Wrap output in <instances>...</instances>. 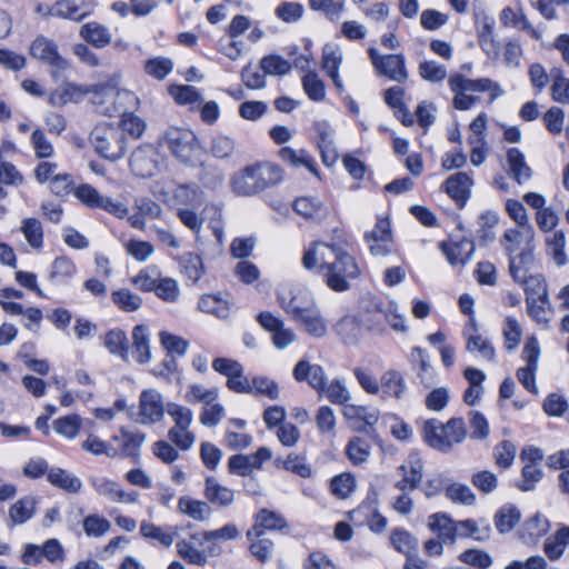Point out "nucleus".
Returning <instances> with one entry per match:
<instances>
[{"instance_id": "27", "label": "nucleus", "mask_w": 569, "mask_h": 569, "mask_svg": "<svg viewBox=\"0 0 569 569\" xmlns=\"http://www.w3.org/2000/svg\"><path fill=\"white\" fill-rule=\"evenodd\" d=\"M90 89L81 87L74 83H66L54 90L49 97V103L54 107H62L67 103L80 102L88 93Z\"/></svg>"}, {"instance_id": "1", "label": "nucleus", "mask_w": 569, "mask_h": 569, "mask_svg": "<svg viewBox=\"0 0 569 569\" xmlns=\"http://www.w3.org/2000/svg\"><path fill=\"white\" fill-rule=\"evenodd\" d=\"M302 263L308 270L316 267L326 270V283L337 292L347 291L350 288L349 279H356L360 274V269L353 257L339 246L321 241L315 242L305 252Z\"/></svg>"}, {"instance_id": "22", "label": "nucleus", "mask_w": 569, "mask_h": 569, "mask_svg": "<svg viewBox=\"0 0 569 569\" xmlns=\"http://www.w3.org/2000/svg\"><path fill=\"white\" fill-rule=\"evenodd\" d=\"M473 184L471 174L458 172L450 176L443 183V189L457 204L462 208L470 197V188Z\"/></svg>"}, {"instance_id": "49", "label": "nucleus", "mask_w": 569, "mask_h": 569, "mask_svg": "<svg viewBox=\"0 0 569 569\" xmlns=\"http://www.w3.org/2000/svg\"><path fill=\"white\" fill-rule=\"evenodd\" d=\"M20 231L28 244L40 251L43 247V228L37 218H24L20 223Z\"/></svg>"}, {"instance_id": "33", "label": "nucleus", "mask_w": 569, "mask_h": 569, "mask_svg": "<svg viewBox=\"0 0 569 569\" xmlns=\"http://www.w3.org/2000/svg\"><path fill=\"white\" fill-rule=\"evenodd\" d=\"M204 496L209 502L220 507H227L234 500L233 491L222 486L214 477L206 479Z\"/></svg>"}, {"instance_id": "31", "label": "nucleus", "mask_w": 569, "mask_h": 569, "mask_svg": "<svg viewBox=\"0 0 569 569\" xmlns=\"http://www.w3.org/2000/svg\"><path fill=\"white\" fill-rule=\"evenodd\" d=\"M500 21L506 27L526 30L535 39L540 38L539 31L529 22L521 7L518 9L505 8L500 13Z\"/></svg>"}, {"instance_id": "54", "label": "nucleus", "mask_w": 569, "mask_h": 569, "mask_svg": "<svg viewBox=\"0 0 569 569\" xmlns=\"http://www.w3.org/2000/svg\"><path fill=\"white\" fill-rule=\"evenodd\" d=\"M36 498L26 496L16 501L9 510V516L16 525H22L32 518L36 511Z\"/></svg>"}, {"instance_id": "23", "label": "nucleus", "mask_w": 569, "mask_h": 569, "mask_svg": "<svg viewBox=\"0 0 569 569\" xmlns=\"http://www.w3.org/2000/svg\"><path fill=\"white\" fill-rule=\"evenodd\" d=\"M293 377L297 381H308L318 392L325 390L327 377L321 366L311 365L307 360H300L293 369Z\"/></svg>"}, {"instance_id": "57", "label": "nucleus", "mask_w": 569, "mask_h": 569, "mask_svg": "<svg viewBox=\"0 0 569 569\" xmlns=\"http://www.w3.org/2000/svg\"><path fill=\"white\" fill-rule=\"evenodd\" d=\"M173 67V61L170 58L154 57L144 62L143 70L149 77L161 81L172 72Z\"/></svg>"}, {"instance_id": "62", "label": "nucleus", "mask_w": 569, "mask_h": 569, "mask_svg": "<svg viewBox=\"0 0 569 569\" xmlns=\"http://www.w3.org/2000/svg\"><path fill=\"white\" fill-rule=\"evenodd\" d=\"M302 87L309 99L322 101L326 98V86L317 72L309 71L302 77Z\"/></svg>"}, {"instance_id": "9", "label": "nucleus", "mask_w": 569, "mask_h": 569, "mask_svg": "<svg viewBox=\"0 0 569 569\" xmlns=\"http://www.w3.org/2000/svg\"><path fill=\"white\" fill-rule=\"evenodd\" d=\"M540 356L539 342L535 337L527 339L521 357L526 361V366L517 370L518 381L531 393L538 395L539 390L536 385V372Z\"/></svg>"}, {"instance_id": "17", "label": "nucleus", "mask_w": 569, "mask_h": 569, "mask_svg": "<svg viewBox=\"0 0 569 569\" xmlns=\"http://www.w3.org/2000/svg\"><path fill=\"white\" fill-rule=\"evenodd\" d=\"M30 54L34 59L57 69H64L67 66L66 60L58 52L57 43L43 36H39L32 41Z\"/></svg>"}, {"instance_id": "64", "label": "nucleus", "mask_w": 569, "mask_h": 569, "mask_svg": "<svg viewBox=\"0 0 569 569\" xmlns=\"http://www.w3.org/2000/svg\"><path fill=\"white\" fill-rule=\"evenodd\" d=\"M168 439L182 451L190 450L196 443V435L190 427H171L168 430Z\"/></svg>"}, {"instance_id": "11", "label": "nucleus", "mask_w": 569, "mask_h": 569, "mask_svg": "<svg viewBox=\"0 0 569 569\" xmlns=\"http://www.w3.org/2000/svg\"><path fill=\"white\" fill-rule=\"evenodd\" d=\"M278 300L284 311L290 315L295 321L317 306L312 295L301 289L293 291L282 288L278 292Z\"/></svg>"}, {"instance_id": "20", "label": "nucleus", "mask_w": 569, "mask_h": 569, "mask_svg": "<svg viewBox=\"0 0 569 569\" xmlns=\"http://www.w3.org/2000/svg\"><path fill=\"white\" fill-rule=\"evenodd\" d=\"M380 392L383 399L401 401L408 392V385L402 373L395 369L385 371L380 377Z\"/></svg>"}, {"instance_id": "19", "label": "nucleus", "mask_w": 569, "mask_h": 569, "mask_svg": "<svg viewBox=\"0 0 569 569\" xmlns=\"http://www.w3.org/2000/svg\"><path fill=\"white\" fill-rule=\"evenodd\" d=\"M439 248L451 266L461 267L466 266L472 259L476 251L475 242L467 238L460 241H442Z\"/></svg>"}, {"instance_id": "61", "label": "nucleus", "mask_w": 569, "mask_h": 569, "mask_svg": "<svg viewBox=\"0 0 569 569\" xmlns=\"http://www.w3.org/2000/svg\"><path fill=\"white\" fill-rule=\"evenodd\" d=\"M342 59L341 49L336 44L327 43L322 50L321 68L327 76L338 73Z\"/></svg>"}, {"instance_id": "30", "label": "nucleus", "mask_w": 569, "mask_h": 569, "mask_svg": "<svg viewBox=\"0 0 569 569\" xmlns=\"http://www.w3.org/2000/svg\"><path fill=\"white\" fill-rule=\"evenodd\" d=\"M133 358L139 363H148L151 360L150 333L144 325H138L132 330Z\"/></svg>"}, {"instance_id": "3", "label": "nucleus", "mask_w": 569, "mask_h": 569, "mask_svg": "<svg viewBox=\"0 0 569 569\" xmlns=\"http://www.w3.org/2000/svg\"><path fill=\"white\" fill-rule=\"evenodd\" d=\"M161 148L167 149L178 161L190 167L202 163L203 148L196 133L181 127H171L159 140Z\"/></svg>"}, {"instance_id": "6", "label": "nucleus", "mask_w": 569, "mask_h": 569, "mask_svg": "<svg viewBox=\"0 0 569 569\" xmlns=\"http://www.w3.org/2000/svg\"><path fill=\"white\" fill-rule=\"evenodd\" d=\"M166 413L167 403L158 389L148 388L140 392L136 422L143 426L157 425L163 420Z\"/></svg>"}, {"instance_id": "46", "label": "nucleus", "mask_w": 569, "mask_h": 569, "mask_svg": "<svg viewBox=\"0 0 569 569\" xmlns=\"http://www.w3.org/2000/svg\"><path fill=\"white\" fill-rule=\"evenodd\" d=\"M296 321L300 323L310 336L316 338H322L327 333V323L317 306Z\"/></svg>"}, {"instance_id": "39", "label": "nucleus", "mask_w": 569, "mask_h": 569, "mask_svg": "<svg viewBox=\"0 0 569 569\" xmlns=\"http://www.w3.org/2000/svg\"><path fill=\"white\" fill-rule=\"evenodd\" d=\"M198 308L202 312L226 319L230 316L231 303L219 295H203L198 301Z\"/></svg>"}, {"instance_id": "2", "label": "nucleus", "mask_w": 569, "mask_h": 569, "mask_svg": "<svg viewBox=\"0 0 569 569\" xmlns=\"http://www.w3.org/2000/svg\"><path fill=\"white\" fill-rule=\"evenodd\" d=\"M282 179L281 167L271 162H258L234 173L230 184L237 196L251 197L278 184Z\"/></svg>"}, {"instance_id": "16", "label": "nucleus", "mask_w": 569, "mask_h": 569, "mask_svg": "<svg viewBox=\"0 0 569 569\" xmlns=\"http://www.w3.org/2000/svg\"><path fill=\"white\" fill-rule=\"evenodd\" d=\"M410 362L419 383L423 388L430 389L437 385L438 375L426 350L421 347H413L410 353Z\"/></svg>"}, {"instance_id": "26", "label": "nucleus", "mask_w": 569, "mask_h": 569, "mask_svg": "<svg viewBox=\"0 0 569 569\" xmlns=\"http://www.w3.org/2000/svg\"><path fill=\"white\" fill-rule=\"evenodd\" d=\"M428 528L445 543H455L456 521L443 512H436L428 517Z\"/></svg>"}, {"instance_id": "38", "label": "nucleus", "mask_w": 569, "mask_h": 569, "mask_svg": "<svg viewBox=\"0 0 569 569\" xmlns=\"http://www.w3.org/2000/svg\"><path fill=\"white\" fill-rule=\"evenodd\" d=\"M90 92L93 93L92 101L98 107L104 104L108 101L113 102L116 99H122L130 102L137 100L136 96L128 90H119L113 86L99 84L92 87Z\"/></svg>"}, {"instance_id": "21", "label": "nucleus", "mask_w": 569, "mask_h": 569, "mask_svg": "<svg viewBox=\"0 0 569 569\" xmlns=\"http://www.w3.org/2000/svg\"><path fill=\"white\" fill-rule=\"evenodd\" d=\"M402 479L397 481L395 487L401 491L415 490L422 479L423 463L417 453L409 455L405 463L400 466Z\"/></svg>"}, {"instance_id": "34", "label": "nucleus", "mask_w": 569, "mask_h": 569, "mask_svg": "<svg viewBox=\"0 0 569 569\" xmlns=\"http://www.w3.org/2000/svg\"><path fill=\"white\" fill-rule=\"evenodd\" d=\"M47 479L52 486L69 493H77L82 488L80 478L61 468L49 469Z\"/></svg>"}, {"instance_id": "52", "label": "nucleus", "mask_w": 569, "mask_h": 569, "mask_svg": "<svg viewBox=\"0 0 569 569\" xmlns=\"http://www.w3.org/2000/svg\"><path fill=\"white\" fill-rule=\"evenodd\" d=\"M320 393H323L331 403L339 406H346L351 399L346 381L341 378L332 379L329 383H326L325 390H321Z\"/></svg>"}, {"instance_id": "50", "label": "nucleus", "mask_w": 569, "mask_h": 569, "mask_svg": "<svg viewBox=\"0 0 569 569\" xmlns=\"http://www.w3.org/2000/svg\"><path fill=\"white\" fill-rule=\"evenodd\" d=\"M103 345L110 353L128 361L129 346L126 333L120 329H112L103 337Z\"/></svg>"}, {"instance_id": "60", "label": "nucleus", "mask_w": 569, "mask_h": 569, "mask_svg": "<svg viewBox=\"0 0 569 569\" xmlns=\"http://www.w3.org/2000/svg\"><path fill=\"white\" fill-rule=\"evenodd\" d=\"M117 127L121 129L124 138L129 136L130 138L137 140L143 136L147 129V123L142 118L129 112L122 114L120 123Z\"/></svg>"}, {"instance_id": "14", "label": "nucleus", "mask_w": 569, "mask_h": 569, "mask_svg": "<svg viewBox=\"0 0 569 569\" xmlns=\"http://www.w3.org/2000/svg\"><path fill=\"white\" fill-rule=\"evenodd\" d=\"M130 168L140 178H151L158 171V153L152 144H142L130 157Z\"/></svg>"}, {"instance_id": "63", "label": "nucleus", "mask_w": 569, "mask_h": 569, "mask_svg": "<svg viewBox=\"0 0 569 569\" xmlns=\"http://www.w3.org/2000/svg\"><path fill=\"white\" fill-rule=\"evenodd\" d=\"M81 428V418L78 415H68L53 421V430L68 439H74Z\"/></svg>"}, {"instance_id": "10", "label": "nucleus", "mask_w": 569, "mask_h": 569, "mask_svg": "<svg viewBox=\"0 0 569 569\" xmlns=\"http://www.w3.org/2000/svg\"><path fill=\"white\" fill-rule=\"evenodd\" d=\"M533 227L509 228L500 239V244L507 254L511 257L525 251L535 252Z\"/></svg>"}, {"instance_id": "35", "label": "nucleus", "mask_w": 569, "mask_h": 569, "mask_svg": "<svg viewBox=\"0 0 569 569\" xmlns=\"http://www.w3.org/2000/svg\"><path fill=\"white\" fill-rule=\"evenodd\" d=\"M292 207L298 214L310 220H321L328 213L327 206L313 197H300Z\"/></svg>"}, {"instance_id": "48", "label": "nucleus", "mask_w": 569, "mask_h": 569, "mask_svg": "<svg viewBox=\"0 0 569 569\" xmlns=\"http://www.w3.org/2000/svg\"><path fill=\"white\" fill-rule=\"evenodd\" d=\"M550 528V523L546 517L540 513L528 519L521 528V538L530 543L537 541L545 536Z\"/></svg>"}, {"instance_id": "36", "label": "nucleus", "mask_w": 569, "mask_h": 569, "mask_svg": "<svg viewBox=\"0 0 569 569\" xmlns=\"http://www.w3.org/2000/svg\"><path fill=\"white\" fill-rule=\"evenodd\" d=\"M279 158L293 167H305L312 174L319 177L315 159L303 149L295 150L291 147H283L278 152Z\"/></svg>"}, {"instance_id": "43", "label": "nucleus", "mask_w": 569, "mask_h": 569, "mask_svg": "<svg viewBox=\"0 0 569 569\" xmlns=\"http://www.w3.org/2000/svg\"><path fill=\"white\" fill-rule=\"evenodd\" d=\"M509 273L515 282L523 281L529 276L530 269L535 262L533 252L525 251L508 257Z\"/></svg>"}, {"instance_id": "45", "label": "nucleus", "mask_w": 569, "mask_h": 569, "mask_svg": "<svg viewBox=\"0 0 569 569\" xmlns=\"http://www.w3.org/2000/svg\"><path fill=\"white\" fill-rule=\"evenodd\" d=\"M80 36L96 48H104L111 41L109 29L97 22H88L80 29Z\"/></svg>"}, {"instance_id": "37", "label": "nucleus", "mask_w": 569, "mask_h": 569, "mask_svg": "<svg viewBox=\"0 0 569 569\" xmlns=\"http://www.w3.org/2000/svg\"><path fill=\"white\" fill-rule=\"evenodd\" d=\"M279 158L293 167H305L312 174L319 177L315 159L303 149L295 150L291 147H283L278 152Z\"/></svg>"}, {"instance_id": "15", "label": "nucleus", "mask_w": 569, "mask_h": 569, "mask_svg": "<svg viewBox=\"0 0 569 569\" xmlns=\"http://www.w3.org/2000/svg\"><path fill=\"white\" fill-rule=\"evenodd\" d=\"M365 241L368 243L373 256H387L391 252L392 236L388 219L379 218L373 230L365 233Z\"/></svg>"}, {"instance_id": "4", "label": "nucleus", "mask_w": 569, "mask_h": 569, "mask_svg": "<svg viewBox=\"0 0 569 569\" xmlns=\"http://www.w3.org/2000/svg\"><path fill=\"white\" fill-rule=\"evenodd\" d=\"M422 433L428 446L448 453L466 439L467 428L462 418H451L446 423L429 419L423 422Z\"/></svg>"}, {"instance_id": "58", "label": "nucleus", "mask_w": 569, "mask_h": 569, "mask_svg": "<svg viewBox=\"0 0 569 569\" xmlns=\"http://www.w3.org/2000/svg\"><path fill=\"white\" fill-rule=\"evenodd\" d=\"M219 397L218 388H206L200 383H192L188 387L184 399L191 405L213 402Z\"/></svg>"}, {"instance_id": "8", "label": "nucleus", "mask_w": 569, "mask_h": 569, "mask_svg": "<svg viewBox=\"0 0 569 569\" xmlns=\"http://www.w3.org/2000/svg\"><path fill=\"white\" fill-rule=\"evenodd\" d=\"M74 197L80 200L84 206L92 209H103L109 213L123 218L129 213L128 208L111 198L103 197L96 188L90 184L82 183L74 188Z\"/></svg>"}, {"instance_id": "28", "label": "nucleus", "mask_w": 569, "mask_h": 569, "mask_svg": "<svg viewBox=\"0 0 569 569\" xmlns=\"http://www.w3.org/2000/svg\"><path fill=\"white\" fill-rule=\"evenodd\" d=\"M508 173L519 184L526 183L532 177V170L527 164L523 153L518 148H510L507 151Z\"/></svg>"}, {"instance_id": "47", "label": "nucleus", "mask_w": 569, "mask_h": 569, "mask_svg": "<svg viewBox=\"0 0 569 569\" xmlns=\"http://www.w3.org/2000/svg\"><path fill=\"white\" fill-rule=\"evenodd\" d=\"M337 335L345 343H356L362 333V328L358 319L353 316L342 317L335 326Z\"/></svg>"}, {"instance_id": "18", "label": "nucleus", "mask_w": 569, "mask_h": 569, "mask_svg": "<svg viewBox=\"0 0 569 569\" xmlns=\"http://www.w3.org/2000/svg\"><path fill=\"white\" fill-rule=\"evenodd\" d=\"M448 84L462 88L469 92H490L491 100L505 94L499 83L489 78L469 79L460 73H455L450 76Z\"/></svg>"}, {"instance_id": "32", "label": "nucleus", "mask_w": 569, "mask_h": 569, "mask_svg": "<svg viewBox=\"0 0 569 569\" xmlns=\"http://www.w3.org/2000/svg\"><path fill=\"white\" fill-rule=\"evenodd\" d=\"M173 200L177 207L200 208L204 202V193L194 183L181 184L174 190Z\"/></svg>"}, {"instance_id": "40", "label": "nucleus", "mask_w": 569, "mask_h": 569, "mask_svg": "<svg viewBox=\"0 0 569 569\" xmlns=\"http://www.w3.org/2000/svg\"><path fill=\"white\" fill-rule=\"evenodd\" d=\"M112 441L120 445L123 457H134L146 441V435L143 432H131L122 428L119 435L112 437Z\"/></svg>"}, {"instance_id": "42", "label": "nucleus", "mask_w": 569, "mask_h": 569, "mask_svg": "<svg viewBox=\"0 0 569 569\" xmlns=\"http://www.w3.org/2000/svg\"><path fill=\"white\" fill-rule=\"evenodd\" d=\"M527 311L529 317L535 320L538 325L548 327L551 315V305L549 296L536 298H526Z\"/></svg>"}, {"instance_id": "59", "label": "nucleus", "mask_w": 569, "mask_h": 569, "mask_svg": "<svg viewBox=\"0 0 569 569\" xmlns=\"http://www.w3.org/2000/svg\"><path fill=\"white\" fill-rule=\"evenodd\" d=\"M111 298L113 303L124 312L137 311L143 302L139 295L126 288L113 291Z\"/></svg>"}, {"instance_id": "7", "label": "nucleus", "mask_w": 569, "mask_h": 569, "mask_svg": "<svg viewBox=\"0 0 569 569\" xmlns=\"http://www.w3.org/2000/svg\"><path fill=\"white\" fill-rule=\"evenodd\" d=\"M368 54L378 74L399 83L407 81L409 73L403 54H380L376 48H369Z\"/></svg>"}, {"instance_id": "25", "label": "nucleus", "mask_w": 569, "mask_h": 569, "mask_svg": "<svg viewBox=\"0 0 569 569\" xmlns=\"http://www.w3.org/2000/svg\"><path fill=\"white\" fill-rule=\"evenodd\" d=\"M284 527H287V522L280 513L262 509L256 517L254 526L247 532V538L252 539V537L263 536L264 529L280 530Z\"/></svg>"}, {"instance_id": "56", "label": "nucleus", "mask_w": 569, "mask_h": 569, "mask_svg": "<svg viewBox=\"0 0 569 569\" xmlns=\"http://www.w3.org/2000/svg\"><path fill=\"white\" fill-rule=\"evenodd\" d=\"M390 543L397 551L406 556L416 552L418 547V540L402 528H396L391 531Z\"/></svg>"}, {"instance_id": "5", "label": "nucleus", "mask_w": 569, "mask_h": 569, "mask_svg": "<svg viewBox=\"0 0 569 569\" xmlns=\"http://www.w3.org/2000/svg\"><path fill=\"white\" fill-rule=\"evenodd\" d=\"M89 140L98 154L111 161L119 160L128 150V140L121 129L109 122L97 124Z\"/></svg>"}, {"instance_id": "12", "label": "nucleus", "mask_w": 569, "mask_h": 569, "mask_svg": "<svg viewBox=\"0 0 569 569\" xmlns=\"http://www.w3.org/2000/svg\"><path fill=\"white\" fill-rule=\"evenodd\" d=\"M462 336L466 339V349L468 352L478 353V356L486 361H495V347L489 339L479 333L475 317L469 318L468 323L463 328Z\"/></svg>"}, {"instance_id": "55", "label": "nucleus", "mask_w": 569, "mask_h": 569, "mask_svg": "<svg viewBox=\"0 0 569 569\" xmlns=\"http://www.w3.org/2000/svg\"><path fill=\"white\" fill-rule=\"evenodd\" d=\"M520 521V511L512 505L502 506L495 515V526L500 533L511 531Z\"/></svg>"}, {"instance_id": "53", "label": "nucleus", "mask_w": 569, "mask_h": 569, "mask_svg": "<svg viewBox=\"0 0 569 569\" xmlns=\"http://www.w3.org/2000/svg\"><path fill=\"white\" fill-rule=\"evenodd\" d=\"M74 272H76L74 263L66 257H59V258H56L51 264V269L49 272V280L53 284L67 283L71 279V277L74 274Z\"/></svg>"}, {"instance_id": "29", "label": "nucleus", "mask_w": 569, "mask_h": 569, "mask_svg": "<svg viewBox=\"0 0 569 569\" xmlns=\"http://www.w3.org/2000/svg\"><path fill=\"white\" fill-rule=\"evenodd\" d=\"M178 527H158L146 520L140 523V533L143 538L157 540L167 548L173 545L174 539L178 536Z\"/></svg>"}, {"instance_id": "51", "label": "nucleus", "mask_w": 569, "mask_h": 569, "mask_svg": "<svg viewBox=\"0 0 569 569\" xmlns=\"http://www.w3.org/2000/svg\"><path fill=\"white\" fill-rule=\"evenodd\" d=\"M319 141L318 147L321 153L322 162L327 167H331L338 159V152L333 143L331 132L326 128L325 124L318 126Z\"/></svg>"}, {"instance_id": "13", "label": "nucleus", "mask_w": 569, "mask_h": 569, "mask_svg": "<svg viewBox=\"0 0 569 569\" xmlns=\"http://www.w3.org/2000/svg\"><path fill=\"white\" fill-rule=\"evenodd\" d=\"M89 482L98 496L111 502L136 503L138 501V492L124 491L118 482L109 478L91 477Z\"/></svg>"}, {"instance_id": "44", "label": "nucleus", "mask_w": 569, "mask_h": 569, "mask_svg": "<svg viewBox=\"0 0 569 569\" xmlns=\"http://www.w3.org/2000/svg\"><path fill=\"white\" fill-rule=\"evenodd\" d=\"M373 308L379 318H383L388 325L398 332H407L408 326L402 315L398 313V305L391 301L387 307L379 301L373 302Z\"/></svg>"}, {"instance_id": "24", "label": "nucleus", "mask_w": 569, "mask_h": 569, "mask_svg": "<svg viewBox=\"0 0 569 569\" xmlns=\"http://www.w3.org/2000/svg\"><path fill=\"white\" fill-rule=\"evenodd\" d=\"M91 7L87 0H59L49 10L51 16L80 21L90 14Z\"/></svg>"}, {"instance_id": "41", "label": "nucleus", "mask_w": 569, "mask_h": 569, "mask_svg": "<svg viewBox=\"0 0 569 569\" xmlns=\"http://www.w3.org/2000/svg\"><path fill=\"white\" fill-rule=\"evenodd\" d=\"M547 252L551 256L553 262L558 267H563L568 262L566 253V236L562 230H556L548 234L545 239Z\"/></svg>"}]
</instances>
